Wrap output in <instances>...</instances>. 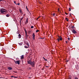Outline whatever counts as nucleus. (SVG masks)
Instances as JSON below:
<instances>
[{"label": "nucleus", "instance_id": "f257e3e1", "mask_svg": "<svg viewBox=\"0 0 79 79\" xmlns=\"http://www.w3.org/2000/svg\"><path fill=\"white\" fill-rule=\"evenodd\" d=\"M0 12L2 14L6 15V13L8 12V11L4 8H1L0 10Z\"/></svg>", "mask_w": 79, "mask_h": 79}, {"label": "nucleus", "instance_id": "f03ea898", "mask_svg": "<svg viewBox=\"0 0 79 79\" xmlns=\"http://www.w3.org/2000/svg\"><path fill=\"white\" fill-rule=\"evenodd\" d=\"M28 64H29L30 65L32 66V67H34L35 66V63L34 61L32 62L31 60L27 61Z\"/></svg>", "mask_w": 79, "mask_h": 79}, {"label": "nucleus", "instance_id": "7ed1b4c3", "mask_svg": "<svg viewBox=\"0 0 79 79\" xmlns=\"http://www.w3.org/2000/svg\"><path fill=\"white\" fill-rule=\"evenodd\" d=\"M24 30L25 32V37H26V39H27V31H26V29H24Z\"/></svg>", "mask_w": 79, "mask_h": 79}, {"label": "nucleus", "instance_id": "20e7f679", "mask_svg": "<svg viewBox=\"0 0 79 79\" xmlns=\"http://www.w3.org/2000/svg\"><path fill=\"white\" fill-rule=\"evenodd\" d=\"M15 64H20L19 60L15 61Z\"/></svg>", "mask_w": 79, "mask_h": 79}, {"label": "nucleus", "instance_id": "39448f33", "mask_svg": "<svg viewBox=\"0 0 79 79\" xmlns=\"http://www.w3.org/2000/svg\"><path fill=\"white\" fill-rule=\"evenodd\" d=\"M35 33H34L33 34L32 37L33 40H35Z\"/></svg>", "mask_w": 79, "mask_h": 79}, {"label": "nucleus", "instance_id": "423d86ee", "mask_svg": "<svg viewBox=\"0 0 79 79\" xmlns=\"http://www.w3.org/2000/svg\"><path fill=\"white\" fill-rule=\"evenodd\" d=\"M29 23V21H28V18H27L26 19V21L25 22V24H27Z\"/></svg>", "mask_w": 79, "mask_h": 79}, {"label": "nucleus", "instance_id": "0eeeda50", "mask_svg": "<svg viewBox=\"0 0 79 79\" xmlns=\"http://www.w3.org/2000/svg\"><path fill=\"white\" fill-rule=\"evenodd\" d=\"M22 22V23L23 22V19H21L19 21V24L20 25L21 24V22Z\"/></svg>", "mask_w": 79, "mask_h": 79}, {"label": "nucleus", "instance_id": "6e6552de", "mask_svg": "<svg viewBox=\"0 0 79 79\" xmlns=\"http://www.w3.org/2000/svg\"><path fill=\"white\" fill-rule=\"evenodd\" d=\"M72 32L73 33V34H76V33H77V32H76V31L74 29L73 30Z\"/></svg>", "mask_w": 79, "mask_h": 79}, {"label": "nucleus", "instance_id": "1a4fd4ad", "mask_svg": "<svg viewBox=\"0 0 79 79\" xmlns=\"http://www.w3.org/2000/svg\"><path fill=\"white\" fill-rule=\"evenodd\" d=\"M75 66L76 69H77V70H78V69H79V66H78V65H76Z\"/></svg>", "mask_w": 79, "mask_h": 79}, {"label": "nucleus", "instance_id": "9d476101", "mask_svg": "<svg viewBox=\"0 0 79 79\" xmlns=\"http://www.w3.org/2000/svg\"><path fill=\"white\" fill-rule=\"evenodd\" d=\"M19 39H21V35L20 34H19L18 35Z\"/></svg>", "mask_w": 79, "mask_h": 79}, {"label": "nucleus", "instance_id": "9b49d317", "mask_svg": "<svg viewBox=\"0 0 79 79\" xmlns=\"http://www.w3.org/2000/svg\"><path fill=\"white\" fill-rule=\"evenodd\" d=\"M8 69L9 70H11L12 69V68L11 67H8Z\"/></svg>", "mask_w": 79, "mask_h": 79}, {"label": "nucleus", "instance_id": "f8f14e48", "mask_svg": "<svg viewBox=\"0 0 79 79\" xmlns=\"http://www.w3.org/2000/svg\"><path fill=\"white\" fill-rule=\"evenodd\" d=\"M21 59H24V55H23L21 56Z\"/></svg>", "mask_w": 79, "mask_h": 79}, {"label": "nucleus", "instance_id": "ddd939ff", "mask_svg": "<svg viewBox=\"0 0 79 79\" xmlns=\"http://www.w3.org/2000/svg\"><path fill=\"white\" fill-rule=\"evenodd\" d=\"M68 79H71V75L69 76Z\"/></svg>", "mask_w": 79, "mask_h": 79}, {"label": "nucleus", "instance_id": "4468645a", "mask_svg": "<svg viewBox=\"0 0 79 79\" xmlns=\"http://www.w3.org/2000/svg\"><path fill=\"white\" fill-rule=\"evenodd\" d=\"M19 11H20V13H22V10H21V9H19Z\"/></svg>", "mask_w": 79, "mask_h": 79}, {"label": "nucleus", "instance_id": "2eb2a0df", "mask_svg": "<svg viewBox=\"0 0 79 79\" xmlns=\"http://www.w3.org/2000/svg\"><path fill=\"white\" fill-rule=\"evenodd\" d=\"M6 17H9L10 15H9V14H6Z\"/></svg>", "mask_w": 79, "mask_h": 79}, {"label": "nucleus", "instance_id": "dca6fc26", "mask_svg": "<svg viewBox=\"0 0 79 79\" xmlns=\"http://www.w3.org/2000/svg\"><path fill=\"white\" fill-rule=\"evenodd\" d=\"M29 47H27V46H24V48H29Z\"/></svg>", "mask_w": 79, "mask_h": 79}, {"label": "nucleus", "instance_id": "f3484780", "mask_svg": "<svg viewBox=\"0 0 79 79\" xmlns=\"http://www.w3.org/2000/svg\"><path fill=\"white\" fill-rule=\"evenodd\" d=\"M27 45V46H28V47H29V43H27L26 44Z\"/></svg>", "mask_w": 79, "mask_h": 79}, {"label": "nucleus", "instance_id": "a211bd4d", "mask_svg": "<svg viewBox=\"0 0 79 79\" xmlns=\"http://www.w3.org/2000/svg\"><path fill=\"white\" fill-rule=\"evenodd\" d=\"M27 32L28 34H30L31 33V31H28Z\"/></svg>", "mask_w": 79, "mask_h": 79}, {"label": "nucleus", "instance_id": "6ab92c4d", "mask_svg": "<svg viewBox=\"0 0 79 79\" xmlns=\"http://www.w3.org/2000/svg\"><path fill=\"white\" fill-rule=\"evenodd\" d=\"M26 9H27L28 11H29V13H30V12H29V10H28V9L27 8V6H26Z\"/></svg>", "mask_w": 79, "mask_h": 79}, {"label": "nucleus", "instance_id": "aec40b11", "mask_svg": "<svg viewBox=\"0 0 79 79\" xmlns=\"http://www.w3.org/2000/svg\"><path fill=\"white\" fill-rule=\"evenodd\" d=\"M19 44L20 45H23V44H22V43H19Z\"/></svg>", "mask_w": 79, "mask_h": 79}, {"label": "nucleus", "instance_id": "412c9836", "mask_svg": "<svg viewBox=\"0 0 79 79\" xmlns=\"http://www.w3.org/2000/svg\"><path fill=\"white\" fill-rule=\"evenodd\" d=\"M55 13L52 14V16H55Z\"/></svg>", "mask_w": 79, "mask_h": 79}, {"label": "nucleus", "instance_id": "4be33fe9", "mask_svg": "<svg viewBox=\"0 0 79 79\" xmlns=\"http://www.w3.org/2000/svg\"><path fill=\"white\" fill-rule=\"evenodd\" d=\"M58 37L59 38V39H60L61 37V36H58Z\"/></svg>", "mask_w": 79, "mask_h": 79}, {"label": "nucleus", "instance_id": "5701e85b", "mask_svg": "<svg viewBox=\"0 0 79 79\" xmlns=\"http://www.w3.org/2000/svg\"><path fill=\"white\" fill-rule=\"evenodd\" d=\"M72 29H74V26H72Z\"/></svg>", "mask_w": 79, "mask_h": 79}, {"label": "nucleus", "instance_id": "b1692460", "mask_svg": "<svg viewBox=\"0 0 79 79\" xmlns=\"http://www.w3.org/2000/svg\"><path fill=\"white\" fill-rule=\"evenodd\" d=\"M16 34H19V31H18L16 32Z\"/></svg>", "mask_w": 79, "mask_h": 79}, {"label": "nucleus", "instance_id": "393cba45", "mask_svg": "<svg viewBox=\"0 0 79 79\" xmlns=\"http://www.w3.org/2000/svg\"><path fill=\"white\" fill-rule=\"evenodd\" d=\"M14 3L15 5H17V4L16 3V1H14Z\"/></svg>", "mask_w": 79, "mask_h": 79}, {"label": "nucleus", "instance_id": "a878e982", "mask_svg": "<svg viewBox=\"0 0 79 79\" xmlns=\"http://www.w3.org/2000/svg\"><path fill=\"white\" fill-rule=\"evenodd\" d=\"M69 11H71V9L70 8H69Z\"/></svg>", "mask_w": 79, "mask_h": 79}, {"label": "nucleus", "instance_id": "bb28decb", "mask_svg": "<svg viewBox=\"0 0 79 79\" xmlns=\"http://www.w3.org/2000/svg\"><path fill=\"white\" fill-rule=\"evenodd\" d=\"M60 40H62V38H61V37L60 38Z\"/></svg>", "mask_w": 79, "mask_h": 79}, {"label": "nucleus", "instance_id": "cd10ccee", "mask_svg": "<svg viewBox=\"0 0 79 79\" xmlns=\"http://www.w3.org/2000/svg\"><path fill=\"white\" fill-rule=\"evenodd\" d=\"M39 30H37L36 31V32H39Z\"/></svg>", "mask_w": 79, "mask_h": 79}, {"label": "nucleus", "instance_id": "c85d7f7f", "mask_svg": "<svg viewBox=\"0 0 79 79\" xmlns=\"http://www.w3.org/2000/svg\"><path fill=\"white\" fill-rule=\"evenodd\" d=\"M57 40L58 41V42H60V39L58 38Z\"/></svg>", "mask_w": 79, "mask_h": 79}, {"label": "nucleus", "instance_id": "c756f323", "mask_svg": "<svg viewBox=\"0 0 79 79\" xmlns=\"http://www.w3.org/2000/svg\"><path fill=\"white\" fill-rule=\"evenodd\" d=\"M31 29H32V28H34V26H31Z\"/></svg>", "mask_w": 79, "mask_h": 79}, {"label": "nucleus", "instance_id": "7c9ffc66", "mask_svg": "<svg viewBox=\"0 0 79 79\" xmlns=\"http://www.w3.org/2000/svg\"><path fill=\"white\" fill-rule=\"evenodd\" d=\"M17 4L18 5H20V3H18Z\"/></svg>", "mask_w": 79, "mask_h": 79}, {"label": "nucleus", "instance_id": "2f4dec72", "mask_svg": "<svg viewBox=\"0 0 79 79\" xmlns=\"http://www.w3.org/2000/svg\"><path fill=\"white\" fill-rule=\"evenodd\" d=\"M40 39H44V38H40Z\"/></svg>", "mask_w": 79, "mask_h": 79}, {"label": "nucleus", "instance_id": "473e14b6", "mask_svg": "<svg viewBox=\"0 0 79 79\" xmlns=\"http://www.w3.org/2000/svg\"><path fill=\"white\" fill-rule=\"evenodd\" d=\"M39 18H40V17H39L38 18H37L36 19H37V20H38V19H39Z\"/></svg>", "mask_w": 79, "mask_h": 79}, {"label": "nucleus", "instance_id": "72a5a7b5", "mask_svg": "<svg viewBox=\"0 0 79 79\" xmlns=\"http://www.w3.org/2000/svg\"><path fill=\"white\" fill-rule=\"evenodd\" d=\"M14 77V78H17V77Z\"/></svg>", "mask_w": 79, "mask_h": 79}, {"label": "nucleus", "instance_id": "f704fd0d", "mask_svg": "<svg viewBox=\"0 0 79 79\" xmlns=\"http://www.w3.org/2000/svg\"><path fill=\"white\" fill-rule=\"evenodd\" d=\"M29 69H31V67H29Z\"/></svg>", "mask_w": 79, "mask_h": 79}, {"label": "nucleus", "instance_id": "c9c22d12", "mask_svg": "<svg viewBox=\"0 0 79 79\" xmlns=\"http://www.w3.org/2000/svg\"><path fill=\"white\" fill-rule=\"evenodd\" d=\"M68 40H70V38H68Z\"/></svg>", "mask_w": 79, "mask_h": 79}, {"label": "nucleus", "instance_id": "e433bc0d", "mask_svg": "<svg viewBox=\"0 0 79 79\" xmlns=\"http://www.w3.org/2000/svg\"><path fill=\"white\" fill-rule=\"evenodd\" d=\"M67 21H69V19H67Z\"/></svg>", "mask_w": 79, "mask_h": 79}, {"label": "nucleus", "instance_id": "4c0bfd02", "mask_svg": "<svg viewBox=\"0 0 79 79\" xmlns=\"http://www.w3.org/2000/svg\"><path fill=\"white\" fill-rule=\"evenodd\" d=\"M11 78L14 77V76H11Z\"/></svg>", "mask_w": 79, "mask_h": 79}, {"label": "nucleus", "instance_id": "58836bf2", "mask_svg": "<svg viewBox=\"0 0 79 79\" xmlns=\"http://www.w3.org/2000/svg\"><path fill=\"white\" fill-rule=\"evenodd\" d=\"M44 60H45V61H47V59H45H45H44Z\"/></svg>", "mask_w": 79, "mask_h": 79}, {"label": "nucleus", "instance_id": "ea45409f", "mask_svg": "<svg viewBox=\"0 0 79 79\" xmlns=\"http://www.w3.org/2000/svg\"><path fill=\"white\" fill-rule=\"evenodd\" d=\"M66 44H68V41H66Z\"/></svg>", "mask_w": 79, "mask_h": 79}, {"label": "nucleus", "instance_id": "a19ab883", "mask_svg": "<svg viewBox=\"0 0 79 79\" xmlns=\"http://www.w3.org/2000/svg\"><path fill=\"white\" fill-rule=\"evenodd\" d=\"M67 19H68V18H65L66 20H67Z\"/></svg>", "mask_w": 79, "mask_h": 79}, {"label": "nucleus", "instance_id": "79ce46f5", "mask_svg": "<svg viewBox=\"0 0 79 79\" xmlns=\"http://www.w3.org/2000/svg\"><path fill=\"white\" fill-rule=\"evenodd\" d=\"M66 62H68V60H66Z\"/></svg>", "mask_w": 79, "mask_h": 79}, {"label": "nucleus", "instance_id": "37998d69", "mask_svg": "<svg viewBox=\"0 0 79 79\" xmlns=\"http://www.w3.org/2000/svg\"><path fill=\"white\" fill-rule=\"evenodd\" d=\"M65 14H66V15H68V14H67L66 13V12H65Z\"/></svg>", "mask_w": 79, "mask_h": 79}, {"label": "nucleus", "instance_id": "c03bdc74", "mask_svg": "<svg viewBox=\"0 0 79 79\" xmlns=\"http://www.w3.org/2000/svg\"><path fill=\"white\" fill-rule=\"evenodd\" d=\"M46 68H48V67H49V66H46Z\"/></svg>", "mask_w": 79, "mask_h": 79}, {"label": "nucleus", "instance_id": "a18cd8bd", "mask_svg": "<svg viewBox=\"0 0 79 79\" xmlns=\"http://www.w3.org/2000/svg\"><path fill=\"white\" fill-rule=\"evenodd\" d=\"M58 11H60V9H58Z\"/></svg>", "mask_w": 79, "mask_h": 79}, {"label": "nucleus", "instance_id": "49530a36", "mask_svg": "<svg viewBox=\"0 0 79 79\" xmlns=\"http://www.w3.org/2000/svg\"><path fill=\"white\" fill-rule=\"evenodd\" d=\"M69 15H70V16H72V15H71V14L70 13Z\"/></svg>", "mask_w": 79, "mask_h": 79}, {"label": "nucleus", "instance_id": "de8ad7c7", "mask_svg": "<svg viewBox=\"0 0 79 79\" xmlns=\"http://www.w3.org/2000/svg\"><path fill=\"white\" fill-rule=\"evenodd\" d=\"M1 1H2V0H0V2H1Z\"/></svg>", "mask_w": 79, "mask_h": 79}, {"label": "nucleus", "instance_id": "09e8293b", "mask_svg": "<svg viewBox=\"0 0 79 79\" xmlns=\"http://www.w3.org/2000/svg\"><path fill=\"white\" fill-rule=\"evenodd\" d=\"M43 58H44V60H45V58H44V57H43Z\"/></svg>", "mask_w": 79, "mask_h": 79}, {"label": "nucleus", "instance_id": "8fccbe9b", "mask_svg": "<svg viewBox=\"0 0 79 79\" xmlns=\"http://www.w3.org/2000/svg\"><path fill=\"white\" fill-rule=\"evenodd\" d=\"M42 70H44V69L42 68Z\"/></svg>", "mask_w": 79, "mask_h": 79}, {"label": "nucleus", "instance_id": "3c124183", "mask_svg": "<svg viewBox=\"0 0 79 79\" xmlns=\"http://www.w3.org/2000/svg\"><path fill=\"white\" fill-rule=\"evenodd\" d=\"M25 15V14H24V16Z\"/></svg>", "mask_w": 79, "mask_h": 79}, {"label": "nucleus", "instance_id": "603ef678", "mask_svg": "<svg viewBox=\"0 0 79 79\" xmlns=\"http://www.w3.org/2000/svg\"><path fill=\"white\" fill-rule=\"evenodd\" d=\"M28 35H27V37H28Z\"/></svg>", "mask_w": 79, "mask_h": 79}, {"label": "nucleus", "instance_id": "864d4df0", "mask_svg": "<svg viewBox=\"0 0 79 79\" xmlns=\"http://www.w3.org/2000/svg\"><path fill=\"white\" fill-rule=\"evenodd\" d=\"M2 78V77H0V78Z\"/></svg>", "mask_w": 79, "mask_h": 79}, {"label": "nucleus", "instance_id": "5fc2aeb1", "mask_svg": "<svg viewBox=\"0 0 79 79\" xmlns=\"http://www.w3.org/2000/svg\"><path fill=\"white\" fill-rule=\"evenodd\" d=\"M29 78H31V77H30Z\"/></svg>", "mask_w": 79, "mask_h": 79}, {"label": "nucleus", "instance_id": "6e6d98bb", "mask_svg": "<svg viewBox=\"0 0 79 79\" xmlns=\"http://www.w3.org/2000/svg\"><path fill=\"white\" fill-rule=\"evenodd\" d=\"M23 61V60H22V61Z\"/></svg>", "mask_w": 79, "mask_h": 79}, {"label": "nucleus", "instance_id": "4d7b16f0", "mask_svg": "<svg viewBox=\"0 0 79 79\" xmlns=\"http://www.w3.org/2000/svg\"><path fill=\"white\" fill-rule=\"evenodd\" d=\"M23 61V60H22V61Z\"/></svg>", "mask_w": 79, "mask_h": 79}, {"label": "nucleus", "instance_id": "13d9d810", "mask_svg": "<svg viewBox=\"0 0 79 79\" xmlns=\"http://www.w3.org/2000/svg\"><path fill=\"white\" fill-rule=\"evenodd\" d=\"M15 73H16V72H15Z\"/></svg>", "mask_w": 79, "mask_h": 79}]
</instances>
